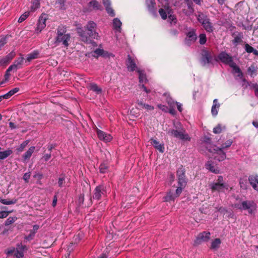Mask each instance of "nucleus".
Listing matches in <instances>:
<instances>
[{
    "mask_svg": "<svg viewBox=\"0 0 258 258\" xmlns=\"http://www.w3.org/2000/svg\"><path fill=\"white\" fill-rule=\"evenodd\" d=\"M234 208L243 211H246L248 213L254 215L257 211V204L253 201H243L234 204Z\"/></svg>",
    "mask_w": 258,
    "mask_h": 258,
    "instance_id": "f257e3e1",
    "label": "nucleus"
},
{
    "mask_svg": "<svg viewBox=\"0 0 258 258\" xmlns=\"http://www.w3.org/2000/svg\"><path fill=\"white\" fill-rule=\"evenodd\" d=\"M218 58L223 63L228 64L233 70V73L238 77H241L242 73L240 69L232 60L231 56L225 52H221L218 55Z\"/></svg>",
    "mask_w": 258,
    "mask_h": 258,
    "instance_id": "f03ea898",
    "label": "nucleus"
},
{
    "mask_svg": "<svg viewBox=\"0 0 258 258\" xmlns=\"http://www.w3.org/2000/svg\"><path fill=\"white\" fill-rule=\"evenodd\" d=\"M71 36L69 33H66V28L64 26L58 27L57 30V36L56 37L55 43H61L65 47H68L69 45Z\"/></svg>",
    "mask_w": 258,
    "mask_h": 258,
    "instance_id": "7ed1b4c3",
    "label": "nucleus"
},
{
    "mask_svg": "<svg viewBox=\"0 0 258 258\" xmlns=\"http://www.w3.org/2000/svg\"><path fill=\"white\" fill-rule=\"evenodd\" d=\"M198 21L202 24L205 30L208 32H212L213 31V26L210 22L209 18L206 14L199 12L196 15Z\"/></svg>",
    "mask_w": 258,
    "mask_h": 258,
    "instance_id": "20e7f679",
    "label": "nucleus"
},
{
    "mask_svg": "<svg viewBox=\"0 0 258 258\" xmlns=\"http://www.w3.org/2000/svg\"><path fill=\"white\" fill-rule=\"evenodd\" d=\"M159 13L163 20L167 19L168 17L169 21L171 23H176V18L173 15L172 10L169 7H164L159 10Z\"/></svg>",
    "mask_w": 258,
    "mask_h": 258,
    "instance_id": "39448f33",
    "label": "nucleus"
},
{
    "mask_svg": "<svg viewBox=\"0 0 258 258\" xmlns=\"http://www.w3.org/2000/svg\"><path fill=\"white\" fill-rule=\"evenodd\" d=\"M209 151L212 154L214 158L218 161H222L226 159V154L221 148L214 146L209 149Z\"/></svg>",
    "mask_w": 258,
    "mask_h": 258,
    "instance_id": "423d86ee",
    "label": "nucleus"
},
{
    "mask_svg": "<svg viewBox=\"0 0 258 258\" xmlns=\"http://www.w3.org/2000/svg\"><path fill=\"white\" fill-rule=\"evenodd\" d=\"M96 24L93 21L88 22L86 26V29L88 31L89 36L92 38L97 39L99 36L98 34L96 32Z\"/></svg>",
    "mask_w": 258,
    "mask_h": 258,
    "instance_id": "0eeeda50",
    "label": "nucleus"
},
{
    "mask_svg": "<svg viewBox=\"0 0 258 258\" xmlns=\"http://www.w3.org/2000/svg\"><path fill=\"white\" fill-rule=\"evenodd\" d=\"M23 61V58H20L19 60L16 61L14 64L8 68L5 76V80L0 83V86L4 84L5 82L8 81L10 76V72H11L13 70H17L18 68V67L22 63Z\"/></svg>",
    "mask_w": 258,
    "mask_h": 258,
    "instance_id": "6e6552de",
    "label": "nucleus"
},
{
    "mask_svg": "<svg viewBox=\"0 0 258 258\" xmlns=\"http://www.w3.org/2000/svg\"><path fill=\"white\" fill-rule=\"evenodd\" d=\"M210 187L213 191L224 192L228 189V184L223 182H215L210 184Z\"/></svg>",
    "mask_w": 258,
    "mask_h": 258,
    "instance_id": "1a4fd4ad",
    "label": "nucleus"
},
{
    "mask_svg": "<svg viewBox=\"0 0 258 258\" xmlns=\"http://www.w3.org/2000/svg\"><path fill=\"white\" fill-rule=\"evenodd\" d=\"M177 176L178 177V185L185 186L186 181L185 178L184 169L182 166L179 167L177 171Z\"/></svg>",
    "mask_w": 258,
    "mask_h": 258,
    "instance_id": "9d476101",
    "label": "nucleus"
},
{
    "mask_svg": "<svg viewBox=\"0 0 258 258\" xmlns=\"http://www.w3.org/2000/svg\"><path fill=\"white\" fill-rule=\"evenodd\" d=\"M210 233L209 232H203L200 233L195 241L196 244H200V243L207 241L209 240Z\"/></svg>",
    "mask_w": 258,
    "mask_h": 258,
    "instance_id": "9b49d317",
    "label": "nucleus"
},
{
    "mask_svg": "<svg viewBox=\"0 0 258 258\" xmlns=\"http://www.w3.org/2000/svg\"><path fill=\"white\" fill-rule=\"evenodd\" d=\"M185 186H180L177 187L176 190V192L175 194L169 192L166 197H165V200L166 201H170L172 200H174L175 198L178 197L180 194L181 193L183 188H184Z\"/></svg>",
    "mask_w": 258,
    "mask_h": 258,
    "instance_id": "f8f14e48",
    "label": "nucleus"
},
{
    "mask_svg": "<svg viewBox=\"0 0 258 258\" xmlns=\"http://www.w3.org/2000/svg\"><path fill=\"white\" fill-rule=\"evenodd\" d=\"M196 39L197 35L196 34V30L194 29H189L186 35L185 43L189 45L192 43H194Z\"/></svg>",
    "mask_w": 258,
    "mask_h": 258,
    "instance_id": "ddd939ff",
    "label": "nucleus"
},
{
    "mask_svg": "<svg viewBox=\"0 0 258 258\" xmlns=\"http://www.w3.org/2000/svg\"><path fill=\"white\" fill-rule=\"evenodd\" d=\"M47 19V16L42 14L38 20L36 31L40 32L46 27V21Z\"/></svg>",
    "mask_w": 258,
    "mask_h": 258,
    "instance_id": "4468645a",
    "label": "nucleus"
},
{
    "mask_svg": "<svg viewBox=\"0 0 258 258\" xmlns=\"http://www.w3.org/2000/svg\"><path fill=\"white\" fill-rule=\"evenodd\" d=\"M96 133L98 138L104 142H110L112 139V137L110 134H106L99 129L97 130Z\"/></svg>",
    "mask_w": 258,
    "mask_h": 258,
    "instance_id": "2eb2a0df",
    "label": "nucleus"
},
{
    "mask_svg": "<svg viewBox=\"0 0 258 258\" xmlns=\"http://www.w3.org/2000/svg\"><path fill=\"white\" fill-rule=\"evenodd\" d=\"M106 192L105 187L103 185H99L97 186L95 190L94 195L93 196V199L99 200L102 195H104Z\"/></svg>",
    "mask_w": 258,
    "mask_h": 258,
    "instance_id": "dca6fc26",
    "label": "nucleus"
},
{
    "mask_svg": "<svg viewBox=\"0 0 258 258\" xmlns=\"http://www.w3.org/2000/svg\"><path fill=\"white\" fill-rule=\"evenodd\" d=\"M174 126L175 128V129H170L169 130L167 134L169 136L171 137H173L174 138H176L177 136V135L179 131V130L180 129L181 127V125L180 122L177 121L174 122Z\"/></svg>",
    "mask_w": 258,
    "mask_h": 258,
    "instance_id": "f3484780",
    "label": "nucleus"
},
{
    "mask_svg": "<svg viewBox=\"0 0 258 258\" xmlns=\"http://www.w3.org/2000/svg\"><path fill=\"white\" fill-rule=\"evenodd\" d=\"M205 166L206 169L213 173L215 174L220 173V170L218 167L211 160L208 161L206 164Z\"/></svg>",
    "mask_w": 258,
    "mask_h": 258,
    "instance_id": "a211bd4d",
    "label": "nucleus"
},
{
    "mask_svg": "<svg viewBox=\"0 0 258 258\" xmlns=\"http://www.w3.org/2000/svg\"><path fill=\"white\" fill-rule=\"evenodd\" d=\"M176 138H178L183 141H189L191 139L189 135L186 133L185 130L182 127H181L180 129L179 130V131L178 133Z\"/></svg>",
    "mask_w": 258,
    "mask_h": 258,
    "instance_id": "6ab92c4d",
    "label": "nucleus"
},
{
    "mask_svg": "<svg viewBox=\"0 0 258 258\" xmlns=\"http://www.w3.org/2000/svg\"><path fill=\"white\" fill-rule=\"evenodd\" d=\"M176 138H178L183 141H189L191 139L189 135L186 133L185 130L182 127H181L180 129L179 130V131L178 133Z\"/></svg>",
    "mask_w": 258,
    "mask_h": 258,
    "instance_id": "aec40b11",
    "label": "nucleus"
},
{
    "mask_svg": "<svg viewBox=\"0 0 258 258\" xmlns=\"http://www.w3.org/2000/svg\"><path fill=\"white\" fill-rule=\"evenodd\" d=\"M27 250L26 246L22 244L18 245L15 255L16 258H23L24 256V253Z\"/></svg>",
    "mask_w": 258,
    "mask_h": 258,
    "instance_id": "412c9836",
    "label": "nucleus"
},
{
    "mask_svg": "<svg viewBox=\"0 0 258 258\" xmlns=\"http://www.w3.org/2000/svg\"><path fill=\"white\" fill-rule=\"evenodd\" d=\"M248 181L252 188L258 191V176L250 175L248 177Z\"/></svg>",
    "mask_w": 258,
    "mask_h": 258,
    "instance_id": "4be33fe9",
    "label": "nucleus"
},
{
    "mask_svg": "<svg viewBox=\"0 0 258 258\" xmlns=\"http://www.w3.org/2000/svg\"><path fill=\"white\" fill-rule=\"evenodd\" d=\"M127 68L128 71L133 72L134 71H136L137 72V69H139L136 66V63L133 59L128 55L127 61L126 62Z\"/></svg>",
    "mask_w": 258,
    "mask_h": 258,
    "instance_id": "5701e85b",
    "label": "nucleus"
},
{
    "mask_svg": "<svg viewBox=\"0 0 258 258\" xmlns=\"http://www.w3.org/2000/svg\"><path fill=\"white\" fill-rule=\"evenodd\" d=\"M151 144L159 152L163 153L164 152V145L163 144L160 143L158 140L151 139L150 140Z\"/></svg>",
    "mask_w": 258,
    "mask_h": 258,
    "instance_id": "b1692460",
    "label": "nucleus"
},
{
    "mask_svg": "<svg viewBox=\"0 0 258 258\" xmlns=\"http://www.w3.org/2000/svg\"><path fill=\"white\" fill-rule=\"evenodd\" d=\"M211 61V56L210 53L207 51H203L201 62L203 65H206Z\"/></svg>",
    "mask_w": 258,
    "mask_h": 258,
    "instance_id": "393cba45",
    "label": "nucleus"
},
{
    "mask_svg": "<svg viewBox=\"0 0 258 258\" xmlns=\"http://www.w3.org/2000/svg\"><path fill=\"white\" fill-rule=\"evenodd\" d=\"M103 4L105 7V9L107 13L112 17L114 16L115 13L112 8L110 7V0H103Z\"/></svg>",
    "mask_w": 258,
    "mask_h": 258,
    "instance_id": "a878e982",
    "label": "nucleus"
},
{
    "mask_svg": "<svg viewBox=\"0 0 258 258\" xmlns=\"http://www.w3.org/2000/svg\"><path fill=\"white\" fill-rule=\"evenodd\" d=\"M113 28L116 31L120 32L122 23L118 18H114L112 22Z\"/></svg>",
    "mask_w": 258,
    "mask_h": 258,
    "instance_id": "bb28decb",
    "label": "nucleus"
},
{
    "mask_svg": "<svg viewBox=\"0 0 258 258\" xmlns=\"http://www.w3.org/2000/svg\"><path fill=\"white\" fill-rule=\"evenodd\" d=\"M219 107L220 104L218 102V100L217 99H214L211 109V113L213 116H216L217 115Z\"/></svg>",
    "mask_w": 258,
    "mask_h": 258,
    "instance_id": "cd10ccee",
    "label": "nucleus"
},
{
    "mask_svg": "<svg viewBox=\"0 0 258 258\" xmlns=\"http://www.w3.org/2000/svg\"><path fill=\"white\" fill-rule=\"evenodd\" d=\"M35 147L34 146H32L27 151V152L23 155V159L24 161L29 159L32 156V154L34 153Z\"/></svg>",
    "mask_w": 258,
    "mask_h": 258,
    "instance_id": "c85d7f7f",
    "label": "nucleus"
},
{
    "mask_svg": "<svg viewBox=\"0 0 258 258\" xmlns=\"http://www.w3.org/2000/svg\"><path fill=\"white\" fill-rule=\"evenodd\" d=\"M146 4L148 9V10L154 13L155 12V7L156 6V3L154 0H146Z\"/></svg>",
    "mask_w": 258,
    "mask_h": 258,
    "instance_id": "c756f323",
    "label": "nucleus"
},
{
    "mask_svg": "<svg viewBox=\"0 0 258 258\" xmlns=\"http://www.w3.org/2000/svg\"><path fill=\"white\" fill-rule=\"evenodd\" d=\"M77 32L79 36L81 37L82 41L86 43H89L90 41L89 38H88V37L86 36L85 32L83 31L82 28H78Z\"/></svg>",
    "mask_w": 258,
    "mask_h": 258,
    "instance_id": "7c9ffc66",
    "label": "nucleus"
},
{
    "mask_svg": "<svg viewBox=\"0 0 258 258\" xmlns=\"http://www.w3.org/2000/svg\"><path fill=\"white\" fill-rule=\"evenodd\" d=\"M137 104H138L139 107L143 109H145L147 111L153 110L154 109V107L153 106L148 104H146L141 101L138 100Z\"/></svg>",
    "mask_w": 258,
    "mask_h": 258,
    "instance_id": "2f4dec72",
    "label": "nucleus"
},
{
    "mask_svg": "<svg viewBox=\"0 0 258 258\" xmlns=\"http://www.w3.org/2000/svg\"><path fill=\"white\" fill-rule=\"evenodd\" d=\"M40 0H33L30 8V11L34 12L40 8Z\"/></svg>",
    "mask_w": 258,
    "mask_h": 258,
    "instance_id": "473e14b6",
    "label": "nucleus"
},
{
    "mask_svg": "<svg viewBox=\"0 0 258 258\" xmlns=\"http://www.w3.org/2000/svg\"><path fill=\"white\" fill-rule=\"evenodd\" d=\"M89 7L90 10H99L100 8V5L97 1L93 0L89 3Z\"/></svg>",
    "mask_w": 258,
    "mask_h": 258,
    "instance_id": "72a5a7b5",
    "label": "nucleus"
},
{
    "mask_svg": "<svg viewBox=\"0 0 258 258\" xmlns=\"http://www.w3.org/2000/svg\"><path fill=\"white\" fill-rule=\"evenodd\" d=\"M19 91V88H15L10 90L9 92L3 95L4 99H8Z\"/></svg>",
    "mask_w": 258,
    "mask_h": 258,
    "instance_id": "f704fd0d",
    "label": "nucleus"
},
{
    "mask_svg": "<svg viewBox=\"0 0 258 258\" xmlns=\"http://www.w3.org/2000/svg\"><path fill=\"white\" fill-rule=\"evenodd\" d=\"M137 72L139 75V81L140 83H144L146 82L147 79L146 75L144 72L140 69H137Z\"/></svg>",
    "mask_w": 258,
    "mask_h": 258,
    "instance_id": "c9c22d12",
    "label": "nucleus"
},
{
    "mask_svg": "<svg viewBox=\"0 0 258 258\" xmlns=\"http://www.w3.org/2000/svg\"><path fill=\"white\" fill-rule=\"evenodd\" d=\"M89 87L90 90L95 92L97 94H100L101 93V89L99 88L96 84H90Z\"/></svg>",
    "mask_w": 258,
    "mask_h": 258,
    "instance_id": "e433bc0d",
    "label": "nucleus"
},
{
    "mask_svg": "<svg viewBox=\"0 0 258 258\" xmlns=\"http://www.w3.org/2000/svg\"><path fill=\"white\" fill-rule=\"evenodd\" d=\"M12 153V151L10 149L0 152V160L5 159L9 156Z\"/></svg>",
    "mask_w": 258,
    "mask_h": 258,
    "instance_id": "4c0bfd02",
    "label": "nucleus"
},
{
    "mask_svg": "<svg viewBox=\"0 0 258 258\" xmlns=\"http://www.w3.org/2000/svg\"><path fill=\"white\" fill-rule=\"evenodd\" d=\"M39 52L37 51H34L29 54H28L27 57V60L28 61H30L33 59L37 58L38 56Z\"/></svg>",
    "mask_w": 258,
    "mask_h": 258,
    "instance_id": "58836bf2",
    "label": "nucleus"
},
{
    "mask_svg": "<svg viewBox=\"0 0 258 258\" xmlns=\"http://www.w3.org/2000/svg\"><path fill=\"white\" fill-rule=\"evenodd\" d=\"M29 143V140H27L23 142L17 148V150L19 152H22L25 148L27 146L28 143Z\"/></svg>",
    "mask_w": 258,
    "mask_h": 258,
    "instance_id": "ea45409f",
    "label": "nucleus"
},
{
    "mask_svg": "<svg viewBox=\"0 0 258 258\" xmlns=\"http://www.w3.org/2000/svg\"><path fill=\"white\" fill-rule=\"evenodd\" d=\"M17 202V199H13L12 200H5L4 199V200L2 201V204L6 205H10L16 204Z\"/></svg>",
    "mask_w": 258,
    "mask_h": 258,
    "instance_id": "a19ab883",
    "label": "nucleus"
},
{
    "mask_svg": "<svg viewBox=\"0 0 258 258\" xmlns=\"http://www.w3.org/2000/svg\"><path fill=\"white\" fill-rule=\"evenodd\" d=\"M221 243V241L220 239L216 238L211 243V248L213 249H215L218 248Z\"/></svg>",
    "mask_w": 258,
    "mask_h": 258,
    "instance_id": "79ce46f5",
    "label": "nucleus"
},
{
    "mask_svg": "<svg viewBox=\"0 0 258 258\" xmlns=\"http://www.w3.org/2000/svg\"><path fill=\"white\" fill-rule=\"evenodd\" d=\"M225 129V126H222L221 124H218L213 129V132L215 134H220L223 130Z\"/></svg>",
    "mask_w": 258,
    "mask_h": 258,
    "instance_id": "37998d69",
    "label": "nucleus"
},
{
    "mask_svg": "<svg viewBox=\"0 0 258 258\" xmlns=\"http://www.w3.org/2000/svg\"><path fill=\"white\" fill-rule=\"evenodd\" d=\"M29 14H30L29 12H25L19 18V19L18 20V22L19 23H22V22L25 21L28 18V17L29 16Z\"/></svg>",
    "mask_w": 258,
    "mask_h": 258,
    "instance_id": "c03bdc74",
    "label": "nucleus"
},
{
    "mask_svg": "<svg viewBox=\"0 0 258 258\" xmlns=\"http://www.w3.org/2000/svg\"><path fill=\"white\" fill-rule=\"evenodd\" d=\"M17 220L16 217H10L5 221V225L8 226L13 223Z\"/></svg>",
    "mask_w": 258,
    "mask_h": 258,
    "instance_id": "a18cd8bd",
    "label": "nucleus"
},
{
    "mask_svg": "<svg viewBox=\"0 0 258 258\" xmlns=\"http://www.w3.org/2000/svg\"><path fill=\"white\" fill-rule=\"evenodd\" d=\"M207 37L206 34L203 33L199 36V42L201 44H204L206 42Z\"/></svg>",
    "mask_w": 258,
    "mask_h": 258,
    "instance_id": "49530a36",
    "label": "nucleus"
},
{
    "mask_svg": "<svg viewBox=\"0 0 258 258\" xmlns=\"http://www.w3.org/2000/svg\"><path fill=\"white\" fill-rule=\"evenodd\" d=\"M241 38L242 35L241 34H239L238 35L235 36L234 37V39L232 41L233 43L237 44V43L240 42V41H241Z\"/></svg>",
    "mask_w": 258,
    "mask_h": 258,
    "instance_id": "de8ad7c7",
    "label": "nucleus"
},
{
    "mask_svg": "<svg viewBox=\"0 0 258 258\" xmlns=\"http://www.w3.org/2000/svg\"><path fill=\"white\" fill-rule=\"evenodd\" d=\"M64 180H65V176L63 174H61L60 175L58 183L59 187H62L63 185V183H64Z\"/></svg>",
    "mask_w": 258,
    "mask_h": 258,
    "instance_id": "09e8293b",
    "label": "nucleus"
},
{
    "mask_svg": "<svg viewBox=\"0 0 258 258\" xmlns=\"http://www.w3.org/2000/svg\"><path fill=\"white\" fill-rule=\"evenodd\" d=\"M108 168V166L106 163H103L100 165V171L101 173L106 172Z\"/></svg>",
    "mask_w": 258,
    "mask_h": 258,
    "instance_id": "8fccbe9b",
    "label": "nucleus"
},
{
    "mask_svg": "<svg viewBox=\"0 0 258 258\" xmlns=\"http://www.w3.org/2000/svg\"><path fill=\"white\" fill-rule=\"evenodd\" d=\"M140 89H141V91H143L145 92L147 94L152 92V90L151 89H147L144 86V84L140 85Z\"/></svg>",
    "mask_w": 258,
    "mask_h": 258,
    "instance_id": "3c124183",
    "label": "nucleus"
},
{
    "mask_svg": "<svg viewBox=\"0 0 258 258\" xmlns=\"http://www.w3.org/2000/svg\"><path fill=\"white\" fill-rule=\"evenodd\" d=\"M104 50L100 48L96 49L94 51V53L96 54V57H98L99 56H101L103 54Z\"/></svg>",
    "mask_w": 258,
    "mask_h": 258,
    "instance_id": "603ef678",
    "label": "nucleus"
},
{
    "mask_svg": "<svg viewBox=\"0 0 258 258\" xmlns=\"http://www.w3.org/2000/svg\"><path fill=\"white\" fill-rule=\"evenodd\" d=\"M232 143V141L230 140L226 141L225 143L222 145L221 149H222L230 147Z\"/></svg>",
    "mask_w": 258,
    "mask_h": 258,
    "instance_id": "864d4df0",
    "label": "nucleus"
},
{
    "mask_svg": "<svg viewBox=\"0 0 258 258\" xmlns=\"http://www.w3.org/2000/svg\"><path fill=\"white\" fill-rule=\"evenodd\" d=\"M12 56L11 57H6L3 58L2 59H0V63L4 64L5 63L8 62L9 61H10L12 59Z\"/></svg>",
    "mask_w": 258,
    "mask_h": 258,
    "instance_id": "5fc2aeb1",
    "label": "nucleus"
},
{
    "mask_svg": "<svg viewBox=\"0 0 258 258\" xmlns=\"http://www.w3.org/2000/svg\"><path fill=\"white\" fill-rule=\"evenodd\" d=\"M167 102L169 104L170 107H173L174 105L176 104V102H174V101L170 98L167 99Z\"/></svg>",
    "mask_w": 258,
    "mask_h": 258,
    "instance_id": "6e6d98bb",
    "label": "nucleus"
},
{
    "mask_svg": "<svg viewBox=\"0 0 258 258\" xmlns=\"http://www.w3.org/2000/svg\"><path fill=\"white\" fill-rule=\"evenodd\" d=\"M30 172L26 173L24 174L23 176V179L25 181V182H28L29 181V179L30 177Z\"/></svg>",
    "mask_w": 258,
    "mask_h": 258,
    "instance_id": "4d7b16f0",
    "label": "nucleus"
},
{
    "mask_svg": "<svg viewBox=\"0 0 258 258\" xmlns=\"http://www.w3.org/2000/svg\"><path fill=\"white\" fill-rule=\"evenodd\" d=\"M9 212H7V211H1L0 212V218H6L7 217L9 214Z\"/></svg>",
    "mask_w": 258,
    "mask_h": 258,
    "instance_id": "13d9d810",
    "label": "nucleus"
},
{
    "mask_svg": "<svg viewBox=\"0 0 258 258\" xmlns=\"http://www.w3.org/2000/svg\"><path fill=\"white\" fill-rule=\"evenodd\" d=\"M7 42L6 37H2L0 38V48L1 47L4 45Z\"/></svg>",
    "mask_w": 258,
    "mask_h": 258,
    "instance_id": "bf43d9fd",
    "label": "nucleus"
},
{
    "mask_svg": "<svg viewBox=\"0 0 258 258\" xmlns=\"http://www.w3.org/2000/svg\"><path fill=\"white\" fill-rule=\"evenodd\" d=\"M113 55H112V53H110L107 51H103V54L102 55V57H110V56H113Z\"/></svg>",
    "mask_w": 258,
    "mask_h": 258,
    "instance_id": "052dcab7",
    "label": "nucleus"
},
{
    "mask_svg": "<svg viewBox=\"0 0 258 258\" xmlns=\"http://www.w3.org/2000/svg\"><path fill=\"white\" fill-rule=\"evenodd\" d=\"M158 107L159 108H160V109H161L162 110L165 111V112H167L168 111V108L167 107L164 105H162V104H158Z\"/></svg>",
    "mask_w": 258,
    "mask_h": 258,
    "instance_id": "680f3d73",
    "label": "nucleus"
},
{
    "mask_svg": "<svg viewBox=\"0 0 258 258\" xmlns=\"http://www.w3.org/2000/svg\"><path fill=\"white\" fill-rule=\"evenodd\" d=\"M39 229V226L37 225H35L33 226V229L32 230L33 232H32V234H31V236H33L35 233V232L38 230Z\"/></svg>",
    "mask_w": 258,
    "mask_h": 258,
    "instance_id": "e2e57ef3",
    "label": "nucleus"
},
{
    "mask_svg": "<svg viewBox=\"0 0 258 258\" xmlns=\"http://www.w3.org/2000/svg\"><path fill=\"white\" fill-rule=\"evenodd\" d=\"M15 252H16V249L15 248H10V249H8V250L7 251V253L8 255H10V254H12V253H13L14 252L15 253Z\"/></svg>",
    "mask_w": 258,
    "mask_h": 258,
    "instance_id": "0e129e2a",
    "label": "nucleus"
},
{
    "mask_svg": "<svg viewBox=\"0 0 258 258\" xmlns=\"http://www.w3.org/2000/svg\"><path fill=\"white\" fill-rule=\"evenodd\" d=\"M175 103H176L175 104L177 105V109L179 110V111L181 112L182 110V104H180V103H178L177 102H176Z\"/></svg>",
    "mask_w": 258,
    "mask_h": 258,
    "instance_id": "69168bd1",
    "label": "nucleus"
},
{
    "mask_svg": "<svg viewBox=\"0 0 258 258\" xmlns=\"http://www.w3.org/2000/svg\"><path fill=\"white\" fill-rule=\"evenodd\" d=\"M51 158V155L50 154H45L43 158L44 159L45 161H48L50 158Z\"/></svg>",
    "mask_w": 258,
    "mask_h": 258,
    "instance_id": "338daca9",
    "label": "nucleus"
},
{
    "mask_svg": "<svg viewBox=\"0 0 258 258\" xmlns=\"http://www.w3.org/2000/svg\"><path fill=\"white\" fill-rule=\"evenodd\" d=\"M246 51L248 52H251L253 49V48L251 46H250L247 44L246 45Z\"/></svg>",
    "mask_w": 258,
    "mask_h": 258,
    "instance_id": "774afa93",
    "label": "nucleus"
}]
</instances>
